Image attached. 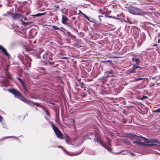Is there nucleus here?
<instances>
[{"mask_svg": "<svg viewBox=\"0 0 160 160\" xmlns=\"http://www.w3.org/2000/svg\"><path fill=\"white\" fill-rule=\"evenodd\" d=\"M128 10L130 13L135 15H144L147 13L143 10L134 7L130 6Z\"/></svg>", "mask_w": 160, "mask_h": 160, "instance_id": "obj_1", "label": "nucleus"}, {"mask_svg": "<svg viewBox=\"0 0 160 160\" xmlns=\"http://www.w3.org/2000/svg\"><path fill=\"white\" fill-rule=\"evenodd\" d=\"M55 54V52L54 51H48L46 52L43 55V58L44 59H47L48 58L50 60H52L53 58L52 57Z\"/></svg>", "mask_w": 160, "mask_h": 160, "instance_id": "obj_2", "label": "nucleus"}, {"mask_svg": "<svg viewBox=\"0 0 160 160\" xmlns=\"http://www.w3.org/2000/svg\"><path fill=\"white\" fill-rule=\"evenodd\" d=\"M8 91L12 93L16 98L21 100L22 101L25 98L21 94L16 90L14 89H8Z\"/></svg>", "mask_w": 160, "mask_h": 160, "instance_id": "obj_3", "label": "nucleus"}, {"mask_svg": "<svg viewBox=\"0 0 160 160\" xmlns=\"http://www.w3.org/2000/svg\"><path fill=\"white\" fill-rule=\"evenodd\" d=\"M51 125L57 137L60 139H62L63 138V134L58 128L53 123L51 124Z\"/></svg>", "mask_w": 160, "mask_h": 160, "instance_id": "obj_4", "label": "nucleus"}, {"mask_svg": "<svg viewBox=\"0 0 160 160\" xmlns=\"http://www.w3.org/2000/svg\"><path fill=\"white\" fill-rule=\"evenodd\" d=\"M11 17L13 20L20 19L21 21L22 20L23 16L17 13H12Z\"/></svg>", "mask_w": 160, "mask_h": 160, "instance_id": "obj_5", "label": "nucleus"}, {"mask_svg": "<svg viewBox=\"0 0 160 160\" xmlns=\"http://www.w3.org/2000/svg\"><path fill=\"white\" fill-rule=\"evenodd\" d=\"M133 137H136L137 140H140V138H141L142 139H143V140L144 141H146L145 142L147 143H150V139H147L146 138L142 136H137L135 135H133Z\"/></svg>", "mask_w": 160, "mask_h": 160, "instance_id": "obj_6", "label": "nucleus"}, {"mask_svg": "<svg viewBox=\"0 0 160 160\" xmlns=\"http://www.w3.org/2000/svg\"><path fill=\"white\" fill-rule=\"evenodd\" d=\"M132 64L133 65H138L140 64L141 62L140 59L135 57L132 58Z\"/></svg>", "mask_w": 160, "mask_h": 160, "instance_id": "obj_7", "label": "nucleus"}, {"mask_svg": "<svg viewBox=\"0 0 160 160\" xmlns=\"http://www.w3.org/2000/svg\"><path fill=\"white\" fill-rule=\"evenodd\" d=\"M34 72L32 74V76L35 79H37L39 76V71L37 70H35L33 71Z\"/></svg>", "mask_w": 160, "mask_h": 160, "instance_id": "obj_8", "label": "nucleus"}, {"mask_svg": "<svg viewBox=\"0 0 160 160\" xmlns=\"http://www.w3.org/2000/svg\"><path fill=\"white\" fill-rule=\"evenodd\" d=\"M62 23L65 24L67 25L68 26V24L67 23V21H68V18L65 15H62Z\"/></svg>", "mask_w": 160, "mask_h": 160, "instance_id": "obj_9", "label": "nucleus"}, {"mask_svg": "<svg viewBox=\"0 0 160 160\" xmlns=\"http://www.w3.org/2000/svg\"><path fill=\"white\" fill-rule=\"evenodd\" d=\"M0 49L6 56L10 57V55L9 53L7 52L6 49L2 45H0Z\"/></svg>", "mask_w": 160, "mask_h": 160, "instance_id": "obj_10", "label": "nucleus"}, {"mask_svg": "<svg viewBox=\"0 0 160 160\" xmlns=\"http://www.w3.org/2000/svg\"><path fill=\"white\" fill-rule=\"evenodd\" d=\"M138 68H142L136 65H133L132 66V69L130 72L131 73H134L136 72V69Z\"/></svg>", "mask_w": 160, "mask_h": 160, "instance_id": "obj_11", "label": "nucleus"}, {"mask_svg": "<svg viewBox=\"0 0 160 160\" xmlns=\"http://www.w3.org/2000/svg\"><path fill=\"white\" fill-rule=\"evenodd\" d=\"M23 101L30 106H33V102L32 101L29 100L25 98L24 100H23Z\"/></svg>", "mask_w": 160, "mask_h": 160, "instance_id": "obj_12", "label": "nucleus"}, {"mask_svg": "<svg viewBox=\"0 0 160 160\" xmlns=\"http://www.w3.org/2000/svg\"><path fill=\"white\" fill-rule=\"evenodd\" d=\"M40 73L42 74H45L47 73L45 69L43 68H40L38 70Z\"/></svg>", "mask_w": 160, "mask_h": 160, "instance_id": "obj_13", "label": "nucleus"}, {"mask_svg": "<svg viewBox=\"0 0 160 160\" xmlns=\"http://www.w3.org/2000/svg\"><path fill=\"white\" fill-rule=\"evenodd\" d=\"M79 13H81L82 15L84 18H86L87 19L88 21L90 22H92V21L91 20L92 19L90 18V19L89 18V17L87 16L86 15L83 13L81 11H79Z\"/></svg>", "mask_w": 160, "mask_h": 160, "instance_id": "obj_14", "label": "nucleus"}, {"mask_svg": "<svg viewBox=\"0 0 160 160\" xmlns=\"http://www.w3.org/2000/svg\"><path fill=\"white\" fill-rule=\"evenodd\" d=\"M109 77V75L108 74L105 73V75L101 78V79L104 80H106Z\"/></svg>", "mask_w": 160, "mask_h": 160, "instance_id": "obj_15", "label": "nucleus"}, {"mask_svg": "<svg viewBox=\"0 0 160 160\" xmlns=\"http://www.w3.org/2000/svg\"><path fill=\"white\" fill-rule=\"evenodd\" d=\"M12 13H11L10 12H8L4 14H3V16L4 17H11Z\"/></svg>", "mask_w": 160, "mask_h": 160, "instance_id": "obj_16", "label": "nucleus"}, {"mask_svg": "<svg viewBox=\"0 0 160 160\" xmlns=\"http://www.w3.org/2000/svg\"><path fill=\"white\" fill-rule=\"evenodd\" d=\"M157 145V144L155 143H151V144H146L145 145V147H151L152 146H156Z\"/></svg>", "mask_w": 160, "mask_h": 160, "instance_id": "obj_17", "label": "nucleus"}, {"mask_svg": "<svg viewBox=\"0 0 160 160\" xmlns=\"http://www.w3.org/2000/svg\"><path fill=\"white\" fill-rule=\"evenodd\" d=\"M158 141L157 139H150V143L151 142H158Z\"/></svg>", "mask_w": 160, "mask_h": 160, "instance_id": "obj_18", "label": "nucleus"}, {"mask_svg": "<svg viewBox=\"0 0 160 160\" xmlns=\"http://www.w3.org/2000/svg\"><path fill=\"white\" fill-rule=\"evenodd\" d=\"M65 139H66V140H65L66 142L68 144H70V141L69 140V138L68 137V136H66V138Z\"/></svg>", "mask_w": 160, "mask_h": 160, "instance_id": "obj_19", "label": "nucleus"}, {"mask_svg": "<svg viewBox=\"0 0 160 160\" xmlns=\"http://www.w3.org/2000/svg\"><path fill=\"white\" fill-rule=\"evenodd\" d=\"M144 40V39L142 38L141 41H140L139 40L138 42V46H140L143 43V40Z\"/></svg>", "mask_w": 160, "mask_h": 160, "instance_id": "obj_20", "label": "nucleus"}, {"mask_svg": "<svg viewBox=\"0 0 160 160\" xmlns=\"http://www.w3.org/2000/svg\"><path fill=\"white\" fill-rule=\"evenodd\" d=\"M144 40V39L142 38L141 41H140L139 40L138 42V46H140L143 43V40Z\"/></svg>", "mask_w": 160, "mask_h": 160, "instance_id": "obj_21", "label": "nucleus"}, {"mask_svg": "<svg viewBox=\"0 0 160 160\" xmlns=\"http://www.w3.org/2000/svg\"><path fill=\"white\" fill-rule=\"evenodd\" d=\"M46 12L41 13H38L34 15V16H35L36 17H40L42 15H45L46 14Z\"/></svg>", "mask_w": 160, "mask_h": 160, "instance_id": "obj_22", "label": "nucleus"}, {"mask_svg": "<svg viewBox=\"0 0 160 160\" xmlns=\"http://www.w3.org/2000/svg\"><path fill=\"white\" fill-rule=\"evenodd\" d=\"M133 144L135 145H137L138 146H140V144H141V142L138 141H134L133 142Z\"/></svg>", "mask_w": 160, "mask_h": 160, "instance_id": "obj_23", "label": "nucleus"}, {"mask_svg": "<svg viewBox=\"0 0 160 160\" xmlns=\"http://www.w3.org/2000/svg\"><path fill=\"white\" fill-rule=\"evenodd\" d=\"M152 112L157 113L160 112V108H158L156 110H153Z\"/></svg>", "mask_w": 160, "mask_h": 160, "instance_id": "obj_24", "label": "nucleus"}, {"mask_svg": "<svg viewBox=\"0 0 160 160\" xmlns=\"http://www.w3.org/2000/svg\"><path fill=\"white\" fill-rule=\"evenodd\" d=\"M6 77L7 78H10L11 77V75L8 72L6 71Z\"/></svg>", "mask_w": 160, "mask_h": 160, "instance_id": "obj_25", "label": "nucleus"}, {"mask_svg": "<svg viewBox=\"0 0 160 160\" xmlns=\"http://www.w3.org/2000/svg\"><path fill=\"white\" fill-rule=\"evenodd\" d=\"M46 62H47V64H49L50 65H53L54 63V62H51L49 61H46Z\"/></svg>", "mask_w": 160, "mask_h": 160, "instance_id": "obj_26", "label": "nucleus"}, {"mask_svg": "<svg viewBox=\"0 0 160 160\" xmlns=\"http://www.w3.org/2000/svg\"><path fill=\"white\" fill-rule=\"evenodd\" d=\"M68 26L69 27L72 28L73 30H74L76 32H78V30H77V29L76 28H73V27H72L71 26L69 25H68Z\"/></svg>", "mask_w": 160, "mask_h": 160, "instance_id": "obj_27", "label": "nucleus"}, {"mask_svg": "<svg viewBox=\"0 0 160 160\" xmlns=\"http://www.w3.org/2000/svg\"><path fill=\"white\" fill-rule=\"evenodd\" d=\"M17 79H18L20 82H21V83H22V85H23V84H24V82L19 77H17Z\"/></svg>", "mask_w": 160, "mask_h": 160, "instance_id": "obj_28", "label": "nucleus"}, {"mask_svg": "<svg viewBox=\"0 0 160 160\" xmlns=\"http://www.w3.org/2000/svg\"><path fill=\"white\" fill-rule=\"evenodd\" d=\"M52 27L55 30H59L60 29L59 28H58V27L55 26H52Z\"/></svg>", "mask_w": 160, "mask_h": 160, "instance_id": "obj_29", "label": "nucleus"}, {"mask_svg": "<svg viewBox=\"0 0 160 160\" xmlns=\"http://www.w3.org/2000/svg\"><path fill=\"white\" fill-rule=\"evenodd\" d=\"M105 148L106 149H107L109 152H111L112 150V149L110 147H108L106 146V148Z\"/></svg>", "mask_w": 160, "mask_h": 160, "instance_id": "obj_30", "label": "nucleus"}, {"mask_svg": "<svg viewBox=\"0 0 160 160\" xmlns=\"http://www.w3.org/2000/svg\"><path fill=\"white\" fill-rule=\"evenodd\" d=\"M35 105L37 106H41V105L39 104L38 103L36 102H33V105Z\"/></svg>", "mask_w": 160, "mask_h": 160, "instance_id": "obj_31", "label": "nucleus"}, {"mask_svg": "<svg viewBox=\"0 0 160 160\" xmlns=\"http://www.w3.org/2000/svg\"><path fill=\"white\" fill-rule=\"evenodd\" d=\"M98 142L100 144H101L103 147L106 148V146L103 143H102L101 141H99Z\"/></svg>", "mask_w": 160, "mask_h": 160, "instance_id": "obj_32", "label": "nucleus"}, {"mask_svg": "<svg viewBox=\"0 0 160 160\" xmlns=\"http://www.w3.org/2000/svg\"><path fill=\"white\" fill-rule=\"evenodd\" d=\"M105 73L108 74L109 75V74H112V71H107L105 72Z\"/></svg>", "mask_w": 160, "mask_h": 160, "instance_id": "obj_33", "label": "nucleus"}, {"mask_svg": "<svg viewBox=\"0 0 160 160\" xmlns=\"http://www.w3.org/2000/svg\"><path fill=\"white\" fill-rule=\"evenodd\" d=\"M70 120V122L72 123V125H73L74 124V120L73 119L71 118Z\"/></svg>", "mask_w": 160, "mask_h": 160, "instance_id": "obj_34", "label": "nucleus"}, {"mask_svg": "<svg viewBox=\"0 0 160 160\" xmlns=\"http://www.w3.org/2000/svg\"><path fill=\"white\" fill-rule=\"evenodd\" d=\"M144 78H135L134 79V81H137L140 80H142Z\"/></svg>", "mask_w": 160, "mask_h": 160, "instance_id": "obj_35", "label": "nucleus"}, {"mask_svg": "<svg viewBox=\"0 0 160 160\" xmlns=\"http://www.w3.org/2000/svg\"><path fill=\"white\" fill-rule=\"evenodd\" d=\"M2 126L3 128L7 129L8 128V126L5 123H3Z\"/></svg>", "mask_w": 160, "mask_h": 160, "instance_id": "obj_36", "label": "nucleus"}, {"mask_svg": "<svg viewBox=\"0 0 160 160\" xmlns=\"http://www.w3.org/2000/svg\"><path fill=\"white\" fill-rule=\"evenodd\" d=\"M67 153L68 154L70 155H71V156H73V155H78L80 154V153H78L77 154H70V153L68 152H67Z\"/></svg>", "mask_w": 160, "mask_h": 160, "instance_id": "obj_37", "label": "nucleus"}, {"mask_svg": "<svg viewBox=\"0 0 160 160\" xmlns=\"http://www.w3.org/2000/svg\"><path fill=\"white\" fill-rule=\"evenodd\" d=\"M15 138L16 139H17L18 138L15 137V136H9V137H6V138H5H5Z\"/></svg>", "mask_w": 160, "mask_h": 160, "instance_id": "obj_38", "label": "nucleus"}, {"mask_svg": "<svg viewBox=\"0 0 160 160\" xmlns=\"http://www.w3.org/2000/svg\"><path fill=\"white\" fill-rule=\"evenodd\" d=\"M2 84V86H3L5 85V82L4 81H1L0 82Z\"/></svg>", "mask_w": 160, "mask_h": 160, "instance_id": "obj_39", "label": "nucleus"}, {"mask_svg": "<svg viewBox=\"0 0 160 160\" xmlns=\"http://www.w3.org/2000/svg\"><path fill=\"white\" fill-rule=\"evenodd\" d=\"M148 98V97L147 96H142V100H143L146 98Z\"/></svg>", "mask_w": 160, "mask_h": 160, "instance_id": "obj_40", "label": "nucleus"}, {"mask_svg": "<svg viewBox=\"0 0 160 160\" xmlns=\"http://www.w3.org/2000/svg\"><path fill=\"white\" fill-rule=\"evenodd\" d=\"M105 17L109 18H112V16H108V15H106Z\"/></svg>", "mask_w": 160, "mask_h": 160, "instance_id": "obj_41", "label": "nucleus"}, {"mask_svg": "<svg viewBox=\"0 0 160 160\" xmlns=\"http://www.w3.org/2000/svg\"><path fill=\"white\" fill-rule=\"evenodd\" d=\"M145 145H146V144L144 143H143L141 142V144H140V146L145 147Z\"/></svg>", "mask_w": 160, "mask_h": 160, "instance_id": "obj_42", "label": "nucleus"}, {"mask_svg": "<svg viewBox=\"0 0 160 160\" xmlns=\"http://www.w3.org/2000/svg\"><path fill=\"white\" fill-rule=\"evenodd\" d=\"M21 21L23 23H24V24H26L27 25H29L30 23V22H26V23H25L24 22L22 21V20H21Z\"/></svg>", "mask_w": 160, "mask_h": 160, "instance_id": "obj_43", "label": "nucleus"}, {"mask_svg": "<svg viewBox=\"0 0 160 160\" xmlns=\"http://www.w3.org/2000/svg\"><path fill=\"white\" fill-rule=\"evenodd\" d=\"M22 86H23V88L25 90H26L27 89L26 87L24 85V84H23V85H22Z\"/></svg>", "mask_w": 160, "mask_h": 160, "instance_id": "obj_44", "label": "nucleus"}, {"mask_svg": "<svg viewBox=\"0 0 160 160\" xmlns=\"http://www.w3.org/2000/svg\"><path fill=\"white\" fill-rule=\"evenodd\" d=\"M3 119L2 117L0 115V122L2 121Z\"/></svg>", "mask_w": 160, "mask_h": 160, "instance_id": "obj_45", "label": "nucleus"}, {"mask_svg": "<svg viewBox=\"0 0 160 160\" xmlns=\"http://www.w3.org/2000/svg\"><path fill=\"white\" fill-rule=\"evenodd\" d=\"M112 18L115 19H118V18H116L115 17H114V16H113V17L112 16Z\"/></svg>", "mask_w": 160, "mask_h": 160, "instance_id": "obj_46", "label": "nucleus"}, {"mask_svg": "<svg viewBox=\"0 0 160 160\" xmlns=\"http://www.w3.org/2000/svg\"><path fill=\"white\" fill-rule=\"evenodd\" d=\"M59 147L61 148L62 149L63 151H64V150H65V149L64 148H63L62 146H59Z\"/></svg>", "mask_w": 160, "mask_h": 160, "instance_id": "obj_47", "label": "nucleus"}, {"mask_svg": "<svg viewBox=\"0 0 160 160\" xmlns=\"http://www.w3.org/2000/svg\"><path fill=\"white\" fill-rule=\"evenodd\" d=\"M26 59H28L29 61H30L31 58H30L28 57L26 58Z\"/></svg>", "mask_w": 160, "mask_h": 160, "instance_id": "obj_48", "label": "nucleus"}, {"mask_svg": "<svg viewBox=\"0 0 160 160\" xmlns=\"http://www.w3.org/2000/svg\"><path fill=\"white\" fill-rule=\"evenodd\" d=\"M152 79L153 80H155L156 79V77H152Z\"/></svg>", "mask_w": 160, "mask_h": 160, "instance_id": "obj_49", "label": "nucleus"}, {"mask_svg": "<svg viewBox=\"0 0 160 160\" xmlns=\"http://www.w3.org/2000/svg\"><path fill=\"white\" fill-rule=\"evenodd\" d=\"M128 22L130 23V24H132L133 23L131 21H128Z\"/></svg>", "mask_w": 160, "mask_h": 160, "instance_id": "obj_50", "label": "nucleus"}, {"mask_svg": "<svg viewBox=\"0 0 160 160\" xmlns=\"http://www.w3.org/2000/svg\"><path fill=\"white\" fill-rule=\"evenodd\" d=\"M23 18H24V20H27V19L26 18L24 17H23V18H22V19H23Z\"/></svg>", "mask_w": 160, "mask_h": 160, "instance_id": "obj_51", "label": "nucleus"}, {"mask_svg": "<svg viewBox=\"0 0 160 160\" xmlns=\"http://www.w3.org/2000/svg\"><path fill=\"white\" fill-rule=\"evenodd\" d=\"M56 8H59V6L58 5H56Z\"/></svg>", "mask_w": 160, "mask_h": 160, "instance_id": "obj_52", "label": "nucleus"}, {"mask_svg": "<svg viewBox=\"0 0 160 160\" xmlns=\"http://www.w3.org/2000/svg\"><path fill=\"white\" fill-rule=\"evenodd\" d=\"M5 69V70L6 72V71L8 72V68H6Z\"/></svg>", "mask_w": 160, "mask_h": 160, "instance_id": "obj_53", "label": "nucleus"}, {"mask_svg": "<svg viewBox=\"0 0 160 160\" xmlns=\"http://www.w3.org/2000/svg\"><path fill=\"white\" fill-rule=\"evenodd\" d=\"M153 46H154L156 47V46H157L158 45L156 44H154Z\"/></svg>", "mask_w": 160, "mask_h": 160, "instance_id": "obj_54", "label": "nucleus"}, {"mask_svg": "<svg viewBox=\"0 0 160 160\" xmlns=\"http://www.w3.org/2000/svg\"><path fill=\"white\" fill-rule=\"evenodd\" d=\"M81 83L82 85H84V83L83 82H81Z\"/></svg>", "mask_w": 160, "mask_h": 160, "instance_id": "obj_55", "label": "nucleus"}, {"mask_svg": "<svg viewBox=\"0 0 160 160\" xmlns=\"http://www.w3.org/2000/svg\"><path fill=\"white\" fill-rule=\"evenodd\" d=\"M98 141H98V140H97V139H95V142H98Z\"/></svg>", "mask_w": 160, "mask_h": 160, "instance_id": "obj_56", "label": "nucleus"}, {"mask_svg": "<svg viewBox=\"0 0 160 160\" xmlns=\"http://www.w3.org/2000/svg\"><path fill=\"white\" fill-rule=\"evenodd\" d=\"M158 43H159L160 42V39H159L158 41Z\"/></svg>", "mask_w": 160, "mask_h": 160, "instance_id": "obj_57", "label": "nucleus"}, {"mask_svg": "<svg viewBox=\"0 0 160 160\" xmlns=\"http://www.w3.org/2000/svg\"><path fill=\"white\" fill-rule=\"evenodd\" d=\"M100 17H102V16H98V18H99L100 19Z\"/></svg>", "mask_w": 160, "mask_h": 160, "instance_id": "obj_58", "label": "nucleus"}, {"mask_svg": "<svg viewBox=\"0 0 160 160\" xmlns=\"http://www.w3.org/2000/svg\"><path fill=\"white\" fill-rule=\"evenodd\" d=\"M1 77L2 78H4V77H3V76H1Z\"/></svg>", "mask_w": 160, "mask_h": 160, "instance_id": "obj_59", "label": "nucleus"}, {"mask_svg": "<svg viewBox=\"0 0 160 160\" xmlns=\"http://www.w3.org/2000/svg\"><path fill=\"white\" fill-rule=\"evenodd\" d=\"M131 154L133 155V153H131Z\"/></svg>", "mask_w": 160, "mask_h": 160, "instance_id": "obj_60", "label": "nucleus"}, {"mask_svg": "<svg viewBox=\"0 0 160 160\" xmlns=\"http://www.w3.org/2000/svg\"><path fill=\"white\" fill-rule=\"evenodd\" d=\"M36 109H37V110L38 109L36 108Z\"/></svg>", "mask_w": 160, "mask_h": 160, "instance_id": "obj_61", "label": "nucleus"}]
</instances>
